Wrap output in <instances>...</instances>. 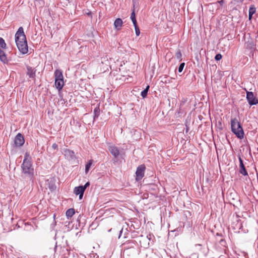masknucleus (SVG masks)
I'll return each instance as SVG.
<instances>
[{
    "instance_id": "obj_1",
    "label": "nucleus",
    "mask_w": 258,
    "mask_h": 258,
    "mask_svg": "<svg viewBox=\"0 0 258 258\" xmlns=\"http://www.w3.org/2000/svg\"><path fill=\"white\" fill-rule=\"evenodd\" d=\"M15 41L17 47L22 54H26L28 51V47L26 36L23 27H20L15 34Z\"/></svg>"
},
{
    "instance_id": "obj_2",
    "label": "nucleus",
    "mask_w": 258,
    "mask_h": 258,
    "mask_svg": "<svg viewBox=\"0 0 258 258\" xmlns=\"http://www.w3.org/2000/svg\"><path fill=\"white\" fill-rule=\"evenodd\" d=\"M22 173L32 178L34 176V169L32 165V159L29 153L25 154L24 159L21 165Z\"/></svg>"
},
{
    "instance_id": "obj_3",
    "label": "nucleus",
    "mask_w": 258,
    "mask_h": 258,
    "mask_svg": "<svg viewBox=\"0 0 258 258\" xmlns=\"http://www.w3.org/2000/svg\"><path fill=\"white\" fill-rule=\"evenodd\" d=\"M231 127L232 132L237 138L241 139L244 137L243 128L238 120L236 118H232L231 120Z\"/></svg>"
},
{
    "instance_id": "obj_4",
    "label": "nucleus",
    "mask_w": 258,
    "mask_h": 258,
    "mask_svg": "<svg viewBox=\"0 0 258 258\" xmlns=\"http://www.w3.org/2000/svg\"><path fill=\"white\" fill-rule=\"evenodd\" d=\"M54 85L56 88L59 91L62 89L64 84L62 71L60 70H56L54 72Z\"/></svg>"
},
{
    "instance_id": "obj_5",
    "label": "nucleus",
    "mask_w": 258,
    "mask_h": 258,
    "mask_svg": "<svg viewBox=\"0 0 258 258\" xmlns=\"http://www.w3.org/2000/svg\"><path fill=\"white\" fill-rule=\"evenodd\" d=\"M6 46L5 40L0 37V60L4 62L7 61V56L2 49L6 48Z\"/></svg>"
},
{
    "instance_id": "obj_6",
    "label": "nucleus",
    "mask_w": 258,
    "mask_h": 258,
    "mask_svg": "<svg viewBox=\"0 0 258 258\" xmlns=\"http://www.w3.org/2000/svg\"><path fill=\"white\" fill-rule=\"evenodd\" d=\"M145 169L146 167L144 165H141L138 167L136 172V180L137 181L140 180L144 177Z\"/></svg>"
},
{
    "instance_id": "obj_7",
    "label": "nucleus",
    "mask_w": 258,
    "mask_h": 258,
    "mask_svg": "<svg viewBox=\"0 0 258 258\" xmlns=\"http://www.w3.org/2000/svg\"><path fill=\"white\" fill-rule=\"evenodd\" d=\"M246 99L250 105L258 104V99L254 96L252 92L246 91Z\"/></svg>"
},
{
    "instance_id": "obj_8",
    "label": "nucleus",
    "mask_w": 258,
    "mask_h": 258,
    "mask_svg": "<svg viewBox=\"0 0 258 258\" xmlns=\"http://www.w3.org/2000/svg\"><path fill=\"white\" fill-rule=\"evenodd\" d=\"M24 142L25 140L22 134L20 133L18 134L14 140L15 145L18 147H20L24 144Z\"/></svg>"
},
{
    "instance_id": "obj_9",
    "label": "nucleus",
    "mask_w": 258,
    "mask_h": 258,
    "mask_svg": "<svg viewBox=\"0 0 258 258\" xmlns=\"http://www.w3.org/2000/svg\"><path fill=\"white\" fill-rule=\"evenodd\" d=\"M108 150L110 153L114 157H117L119 155L120 152L117 147L114 145L110 146L108 148Z\"/></svg>"
},
{
    "instance_id": "obj_10",
    "label": "nucleus",
    "mask_w": 258,
    "mask_h": 258,
    "mask_svg": "<svg viewBox=\"0 0 258 258\" xmlns=\"http://www.w3.org/2000/svg\"><path fill=\"white\" fill-rule=\"evenodd\" d=\"M36 70L35 68H33L30 66H27V75L30 78L34 79L36 76Z\"/></svg>"
},
{
    "instance_id": "obj_11",
    "label": "nucleus",
    "mask_w": 258,
    "mask_h": 258,
    "mask_svg": "<svg viewBox=\"0 0 258 258\" xmlns=\"http://www.w3.org/2000/svg\"><path fill=\"white\" fill-rule=\"evenodd\" d=\"M84 188L82 186L75 187L74 189V192L76 195H79V199H82L84 192Z\"/></svg>"
},
{
    "instance_id": "obj_12",
    "label": "nucleus",
    "mask_w": 258,
    "mask_h": 258,
    "mask_svg": "<svg viewBox=\"0 0 258 258\" xmlns=\"http://www.w3.org/2000/svg\"><path fill=\"white\" fill-rule=\"evenodd\" d=\"M64 154L66 157L70 159H74L75 158V154L73 151L69 149H66L64 151Z\"/></svg>"
},
{
    "instance_id": "obj_13",
    "label": "nucleus",
    "mask_w": 258,
    "mask_h": 258,
    "mask_svg": "<svg viewBox=\"0 0 258 258\" xmlns=\"http://www.w3.org/2000/svg\"><path fill=\"white\" fill-rule=\"evenodd\" d=\"M122 20L120 18L116 19L114 22V26L116 29L120 30L122 26Z\"/></svg>"
},
{
    "instance_id": "obj_14",
    "label": "nucleus",
    "mask_w": 258,
    "mask_h": 258,
    "mask_svg": "<svg viewBox=\"0 0 258 258\" xmlns=\"http://www.w3.org/2000/svg\"><path fill=\"white\" fill-rule=\"evenodd\" d=\"M232 227L235 230L240 229L242 227L241 221L239 219H236L235 222L232 223Z\"/></svg>"
},
{
    "instance_id": "obj_15",
    "label": "nucleus",
    "mask_w": 258,
    "mask_h": 258,
    "mask_svg": "<svg viewBox=\"0 0 258 258\" xmlns=\"http://www.w3.org/2000/svg\"><path fill=\"white\" fill-rule=\"evenodd\" d=\"M239 172L244 176L248 175L247 172L245 168L244 165H239Z\"/></svg>"
},
{
    "instance_id": "obj_16",
    "label": "nucleus",
    "mask_w": 258,
    "mask_h": 258,
    "mask_svg": "<svg viewBox=\"0 0 258 258\" xmlns=\"http://www.w3.org/2000/svg\"><path fill=\"white\" fill-rule=\"evenodd\" d=\"M66 214L68 218H71L75 214V210L74 209H69L67 211Z\"/></svg>"
},
{
    "instance_id": "obj_17",
    "label": "nucleus",
    "mask_w": 258,
    "mask_h": 258,
    "mask_svg": "<svg viewBox=\"0 0 258 258\" xmlns=\"http://www.w3.org/2000/svg\"><path fill=\"white\" fill-rule=\"evenodd\" d=\"M255 13V8L254 7H250L249 9V19L252 18V15Z\"/></svg>"
},
{
    "instance_id": "obj_18",
    "label": "nucleus",
    "mask_w": 258,
    "mask_h": 258,
    "mask_svg": "<svg viewBox=\"0 0 258 258\" xmlns=\"http://www.w3.org/2000/svg\"><path fill=\"white\" fill-rule=\"evenodd\" d=\"M93 160L92 159H90V160H89V161L87 162V163L86 164V166H85V172L86 173H87L90 168V167L92 165V163H93Z\"/></svg>"
},
{
    "instance_id": "obj_19",
    "label": "nucleus",
    "mask_w": 258,
    "mask_h": 258,
    "mask_svg": "<svg viewBox=\"0 0 258 258\" xmlns=\"http://www.w3.org/2000/svg\"><path fill=\"white\" fill-rule=\"evenodd\" d=\"M149 87V86H147L146 88L141 92V96L143 98H145L147 96Z\"/></svg>"
},
{
    "instance_id": "obj_20",
    "label": "nucleus",
    "mask_w": 258,
    "mask_h": 258,
    "mask_svg": "<svg viewBox=\"0 0 258 258\" xmlns=\"http://www.w3.org/2000/svg\"><path fill=\"white\" fill-rule=\"evenodd\" d=\"M175 56L177 59H178L179 60H181L182 54H181V52L179 50L177 51L176 52Z\"/></svg>"
},
{
    "instance_id": "obj_21",
    "label": "nucleus",
    "mask_w": 258,
    "mask_h": 258,
    "mask_svg": "<svg viewBox=\"0 0 258 258\" xmlns=\"http://www.w3.org/2000/svg\"><path fill=\"white\" fill-rule=\"evenodd\" d=\"M184 66H185V63H184V62H182V63H181L180 64V66H179V68H178V72H180H180H181L182 71V70H183V68H184Z\"/></svg>"
},
{
    "instance_id": "obj_22",
    "label": "nucleus",
    "mask_w": 258,
    "mask_h": 258,
    "mask_svg": "<svg viewBox=\"0 0 258 258\" xmlns=\"http://www.w3.org/2000/svg\"><path fill=\"white\" fill-rule=\"evenodd\" d=\"M222 55L220 53L216 54L215 57V59L216 60H220V59H222Z\"/></svg>"
},
{
    "instance_id": "obj_23",
    "label": "nucleus",
    "mask_w": 258,
    "mask_h": 258,
    "mask_svg": "<svg viewBox=\"0 0 258 258\" xmlns=\"http://www.w3.org/2000/svg\"><path fill=\"white\" fill-rule=\"evenodd\" d=\"M94 113L95 114L94 117H97L99 115V108H95L94 110Z\"/></svg>"
},
{
    "instance_id": "obj_24",
    "label": "nucleus",
    "mask_w": 258,
    "mask_h": 258,
    "mask_svg": "<svg viewBox=\"0 0 258 258\" xmlns=\"http://www.w3.org/2000/svg\"><path fill=\"white\" fill-rule=\"evenodd\" d=\"M136 34L137 36H139L140 34V29L138 26L135 27Z\"/></svg>"
},
{
    "instance_id": "obj_25",
    "label": "nucleus",
    "mask_w": 258,
    "mask_h": 258,
    "mask_svg": "<svg viewBox=\"0 0 258 258\" xmlns=\"http://www.w3.org/2000/svg\"><path fill=\"white\" fill-rule=\"evenodd\" d=\"M131 20L136 19V15H135V10L134 9L133 10V12H132V13L131 14Z\"/></svg>"
},
{
    "instance_id": "obj_26",
    "label": "nucleus",
    "mask_w": 258,
    "mask_h": 258,
    "mask_svg": "<svg viewBox=\"0 0 258 258\" xmlns=\"http://www.w3.org/2000/svg\"><path fill=\"white\" fill-rule=\"evenodd\" d=\"M90 185V183L89 182H87V183H85V184L84 185V186H82L83 188H84V190H85V189H86V188L89 186Z\"/></svg>"
},
{
    "instance_id": "obj_27",
    "label": "nucleus",
    "mask_w": 258,
    "mask_h": 258,
    "mask_svg": "<svg viewBox=\"0 0 258 258\" xmlns=\"http://www.w3.org/2000/svg\"><path fill=\"white\" fill-rule=\"evenodd\" d=\"M52 148L53 149L55 150L58 148V146L56 143H53L52 145Z\"/></svg>"
},
{
    "instance_id": "obj_28",
    "label": "nucleus",
    "mask_w": 258,
    "mask_h": 258,
    "mask_svg": "<svg viewBox=\"0 0 258 258\" xmlns=\"http://www.w3.org/2000/svg\"><path fill=\"white\" fill-rule=\"evenodd\" d=\"M132 21L133 23V24H134L135 27L138 26L137 22L136 19H134V20H132Z\"/></svg>"
},
{
    "instance_id": "obj_29",
    "label": "nucleus",
    "mask_w": 258,
    "mask_h": 258,
    "mask_svg": "<svg viewBox=\"0 0 258 258\" xmlns=\"http://www.w3.org/2000/svg\"><path fill=\"white\" fill-rule=\"evenodd\" d=\"M239 165H244L243 163V161H242V159H241V157L240 156H239Z\"/></svg>"
},
{
    "instance_id": "obj_30",
    "label": "nucleus",
    "mask_w": 258,
    "mask_h": 258,
    "mask_svg": "<svg viewBox=\"0 0 258 258\" xmlns=\"http://www.w3.org/2000/svg\"><path fill=\"white\" fill-rule=\"evenodd\" d=\"M219 3H220V4H222V3H223V0H222V1H220V2H219Z\"/></svg>"
},
{
    "instance_id": "obj_31",
    "label": "nucleus",
    "mask_w": 258,
    "mask_h": 258,
    "mask_svg": "<svg viewBox=\"0 0 258 258\" xmlns=\"http://www.w3.org/2000/svg\"><path fill=\"white\" fill-rule=\"evenodd\" d=\"M188 131V128H186V132H187Z\"/></svg>"
}]
</instances>
